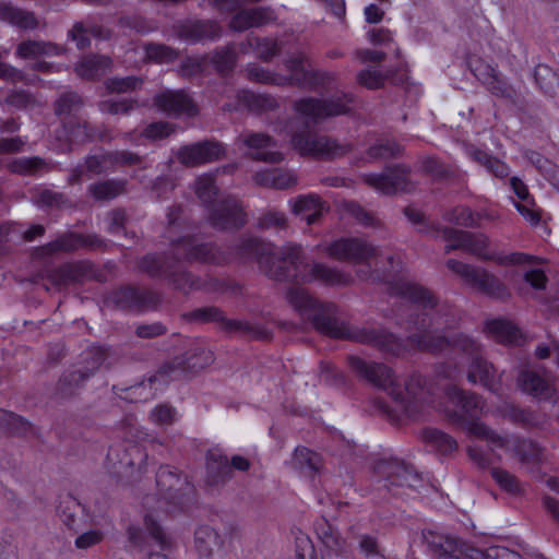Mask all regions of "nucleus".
<instances>
[{
	"instance_id": "1",
	"label": "nucleus",
	"mask_w": 559,
	"mask_h": 559,
	"mask_svg": "<svg viewBox=\"0 0 559 559\" xmlns=\"http://www.w3.org/2000/svg\"><path fill=\"white\" fill-rule=\"evenodd\" d=\"M241 255L257 258L260 271L276 281L296 280L304 283L320 281L331 286H346L353 283L350 274L322 263H304L300 246L288 243L278 250L255 238L242 241Z\"/></svg>"
},
{
	"instance_id": "2",
	"label": "nucleus",
	"mask_w": 559,
	"mask_h": 559,
	"mask_svg": "<svg viewBox=\"0 0 559 559\" xmlns=\"http://www.w3.org/2000/svg\"><path fill=\"white\" fill-rule=\"evenodd\" d=\"M289 305L316 330L331 337L370 343L393 355H401L408 346L392 333L380 330L352 328L335 318L336 308L332 304H319L309 293L299 286L292 287L286 295Z\"/></svg>"
},
{
	"instance_id": "3",
	"label": "nucleus",
	"mask_w": 559,
	"mask_h": 559,
	"mask_svg": "<svg viewBox=\"0 0 559 559\" xmlns=\"http://www.w3.org/2000/svg\"><path fill=\"white\" fill-rule=\"evenodd\" d=\"M350 368L367 381L384 390L396 403L397 409L413 420L424 418L429 411L428 392L424 378L413 374L401 385L385 365L349 357Z\"/></svg>"
},
{
	"instance_id": "4",
	"label": "nucleus",
	"mask_w": 559,
	"mask_h": 559,
	"mask_svg": "<svg viewBox=\"0 0 559 559\" xmlns=\"http://www.w3.org/2000/svg\"><path fill=\"white\" fill-rule=\"evenodd\" d=\"M453 348L461 354V359L453 365H442L438 374L452 380L462 377L464 367H467V380L472 384L480 383L489 391L497 392L500 376L493 366L480 356V345L468 335H460L453 340Z\"/></svg>"
},
{
	"instance_id": "5",
	"label": "nucleus",
	"mask_w": 559,
	"mask_h": 559,
	"mask_svg": "<svg viewBox=\"0 0 559 559\" xmlns=\"http://www.w3.org/2000/svg\"><path fill=\"white\" fill-rule=\"evenodd\" d=\"M463 428L469 435L485 440L492 452L501 450L524 463L542 460L543 449L532 440L511 433H498L480 420H465Z\"/></svg>"
},
{
	"instance_id": "6",
	"label": "nucleus",
	"mask_w": 559,
	"mask_h": 559,
	"mask_svg": "<svg viewBox=\"0 0 559 559\" xmlns=\"http://www.w3.org/2000/svg\"><path fill=\"white\" fill-rule=\"evenodd\" d=\"M411 323H413L418 331L412 333L408 337L413 348L430 353H442L448 349L453 354L457 352L453 348V340L463 334L439 332L442 324H447V321L441 322V318H436L432 321L428 319V313H425L421 317H416Z\"/></svg>"
},
{
	"instance_id": "7",
	"label": "nucleus",
	"mask_w": 559,
	"mask_h": 559,
	"mask_svg": "<svg viewBox=\"0 0 559 559\" xmlns=\"http://www.w3.org/2000/svg\"><path fill=\"white\" fill-rule=\"evenodd\" d=\"M352 102L350 95L342 94L330 99L302 98L294 107L300 122L309 129L328 118L347 114Z\"/></svg>"
},
{
	"instance_id": "8",
	"label": "nucleus",
	"mask_w": 559,
	"mask_h": 559,
	"mask_svg": "<svg viewBox=\"0 0 559 559\" xmlns=\"http://www.w3.org/2000/svg\"><path fill=\"white\" fill-rule=\"evenodd\" d=\"M156 484L162 495L160 503L166 506V512L181 510L190 501L193 488L186 477L175 467L160 466L156 475Z\"/></svg>"
},
{
	"instance_id": "9",
	"label": "nucleus",
	"mask_w": 559,
	"mask_h": 559,
	"mask_svg": "<svg viewBox=\"0 0 559 559\" xmlns=\"http://www.w3.org/2000/svg\"><path fill=\"white\" fill-rule=\"evenodd\" d=\"M107 357L106 349L91 346L83 354L81 361L73 370L66 372L58 383V392L62 397L73 395L92 376H94Z\"/></svg>"
},
{
	"instance_id": "10",
	"label": "nucleus",
	"mask_w": 559,
	"mask_h": 559,
	"mask_svg": "<svg viewBox=\"0 0 559 559\" xmlns=\"http://www.w3.org/2000/svg\"><path fill=\"white\" fill-rule=\"evenodd\" d=\"M447 267L469 287L493 298L503 299L509 296L507 286L492 273L485 269L450 259Z\"/></svg>"
},
{
	"instance_id": "11",
	"label": "nucleus",
	"mask_w": 559,
	"mask_h": 559,
	"mask_svg": "<svg viewBox=\"0 0 559 559\" xmlns=\"http://www.w3.org/2000/svg\"><path fill=\"white\" fill-rule=\"evenodd\" d=\"M140 267L152 277L167 280L176 289L189 293L201 287V282L187 273L179 261H166L156 255H146Z\"/></svg>"
},
{
	"instance_id": "12",
	"label": "nucleus",
	"mask_w": 559,
	"mask_h": 559,
	"mask_svg": "<svg viewBox=\"0 0 559 559\" xmlns=\"http://www.w3.org/2000/svg\"><path fill=\"white\" fill-rule=\"evenodd\" d=\"M292 144L301 155L314 157L336 158L344 156L353 150L348 143H340L328 136H310L308 133L294 132Z\"/></svg>"
},
{
	"instance_id": "13",
	"label": "nucleus",
	"mask_w": 559,
	"mask_h": 559,
	"mask_svg": "<svg viewBox=\"0 0 559 559\" xmlns=\"http://www.w3.org/2000/svg\"><path fill=\"white\" fill-rule=\"evenodd\" d=\"M445 401L439 404L440 412L448 417L459 419L463 415L475 416L487 412L484 400L474 393H466L456 385H450L444 392Z\"/></svg>"
},
{
	"instance_id": "14",
	"label": "nucleus",
	"mask_w": 559,
	"mask_h": 559,
	"mask_svg": "<svg viewBox=\"0 0 559 559\" xmlns=\"http://www.w3.org/2000/svg\"><path fill=\"white\" fill-rule=\"evenodd\" d=\"M408 174L407 167L396 165L385 168L381 174H365L361 179L366 185L382 194H393L412 189Z\"/></svg>"
},
{
	"instance_id": "15",
	"label": "nucleus",
	"mask_w": 559,
	"mask_h": 559,
	"mask_svg": "<svg viewBox=\"0 0 559 559\" xmlns=\"http://www.w3.org/2000/svg\"><path fill=\"white\" fill-rule=\"evenodd\" d=\"M326 253L340 261L352 263H369L378 254V249L360 238H342L331 242Z\"/></svg>"
},
{
	"instance_id": "16",
	"label": "nucleus",
	"mask_w": 559,
	"mask_h": 559,
	"mask_svg": "<svg viewBox=\"0 0 559 559\" xmlns=\"http://www.w3.org/2000/svg\"><path fill=\"white\" fill-rule=\"evenodd\" d=\"M518 385L524 393L539 401L552 403L559 401V392L555 381L549 376L542 373L539 369L526 368L522 370L518 377Z\"/></svg>"
},
{
	"instance_id": "17",
	"label": "nucleus",
	"mask_w": 559,
	"mask_h": 559,
	"mask_svg": "<svg viewBox=\"0 0 559 559\" xmlns=\"http://www.w3.org/2000/svg\"><path fill=\"white\" fill-rule=\"evenodd\" d=\"M225 148L216 141H203L181 146L177 153L179 163L187 167H195L222 158Z\"/></svg>"
},
{
	"instance_id": "18",
	"label": "nucleus",
	"mask_w": 559,
	"mask_h": 559,
	"mask_svg": "<svg viewBox=\"0 0 559 559\" xmlns=\"http://www.w3.org/2000/svg\"><path fill=\"white\" fill-rule=\"evenodd\" d=\"M374 472L379 477L384 478V487L389 490L393 486L417 489L420 484L418 474L399 460L380 461L377 463Z\"/></svg>"
},
{
	"instance_id": "19",
	"label": "nucleus",
	"mask_w": 559,
	"mask_h": 559,
	"mask_svg": "<svg viewBox=\"0 0 559 559\" xmlns=\"http://www.w3.org/2000/svg\"><path fill=\"white\" fill-rule=\"evenodd\" d=\"M443 237L452 240V243L445 247V252L454 249H463L484 260H496L497 254H490L487 251L488 239L484 235H474L471 233L444 228Z\"/></svg>"
},
{
	"instance_id": "20",
	"label": "nucleus",
	"mask_w": 559,
	"mask_h": 559,
	"mask_svg": "<svg viewBox=\"0 0 559 559\" xmlns=\"http://www.w3.org/2000/svg\"><path fill=\"white\" fill-rule=\"evenodd\" d=\"M176 259L182 258L186 261H201L221 263L225 259L219 250L211 243H200L194 238H182L173 243Z\"/></svg>"
},
{
	"instance_id": "21",
	"label": "nucleus",
	"mask_w": 559,
	"mask_h": 559,
	"mask_svg": "<svg viewBox=\"0 0 559 559\" xmlns=\"http://www.w3.org/2000/svg\"><path fill=\"white\" fill-rule=\"evenodd\" d=\"M156 108L171 117L193 116L197 107L183 91L167 90L154 97Z\"/></svg>"
},
{
	"instance_id": "22",
	"label": "nucleus",
	"mask_w": 559,
	"mask_h": 559,
	"mask_svg": "<svg viewBox=\"0 0 559 559\" xmlns=\"http://www.w3.org/2000/svg\"><path fill=\"white\" fill-rule=\"evenodd\" d=\"M210 221L215 228H239L246 222L240 202L235 198L219 201L213 209Z\"/></svg>"
},
{
	"instance_id": "23",
	"label": "nucleus",
	"mask_w": 559,
	"mask_h": 559,
	"mask_svg": "<svg viewBox=\"0 0 559 559\" xmlns=\"http://www.w3.org/2000/svg\"><path fill=\"white\" fill-rule=\"evenodd\" d=\"M241 142L250 150L251 158L265 163H280L283 153L277 150L276 142L264 133H248L241 136Z\"/></svg>"
},
{
	"instance_id": "24",
	"label": "nucleus",
	"mask_w": 559,
	"mask_h": 559,
	"mask_svg": "<svg viewBox=\"0 0 559 559\" xmlns=\"http://www.w3.org/2000/svg\"><path fill=\"white\" fill-rule=\"evenodd\" d=\"M285 67L289 72L288 75H285L287 79L286 85L296 84L300 86H311L316 85L319 81H323L325 76V74L309 70L308 60L301 52L290 56L286 60Z\"/></svg>"
},
{
	"instance_id": "25",
	"label": "nucleus",
	"mask_w": 559,
	"mask_h": 559,
	"mask_svg": "<svg viewBox=\"0 0 559 559\" xmlns=\"http://www.w3.org/2000/svg\"><path fill=\"white\" fill-rule=\"evenodd\" d=\"M390 290L392 295L402 297L424 309L432 308L436 305L435 297L429 290L406 278L391 283Z\"/></svg>"
},
{
	"instance_id": "26",
	"label": "nucleus",
	"mask_w": 559,
	"mask_h": 559,
	"mask_svg": "<svg viewBox=\"0 0 559 559\" xmlns=\"http://www.w3.org/2000/svg\"><path fill=\"white\" fill-rule=\"evenodd\" d=\"M275 20L274 13L269 8H253L239 11L230 21V28L243 32L251 27H260Z\"/></svg>"
},
{
	"instance_id": "27",
	"label": "nucleus",
	"mask_w": 559,
	"mask_h": 559,
	"mask_svg": "<svg viewBox=\"0 0 559 559\" xmlns=\"http://www.w3.org/2000/svg\"><path fill=\"white\" fill-rule=\"evenodd\" d=\"M292 212L301 216L308 225L314 224L322 215L324 202L318 194L308 193L289 200Z\"/></svg>"
},
{
	"instance_id": "28",
	"label": "nucleus",
	"mask_w": 559,
	"mask_h": 559,
	"mask_svg": "<svg viewBox=\"0 0 559 559\" xmlns=\"http://www.w3.org/2000/svg\"><path fill=\"white\" fill-rule=\"evenodd\" d=\"M194 367L195 364L191 365L183 356L174 357L173 359L166 361L159 368L157 373L148 380L147 383H141L140 385L135 386L134 390H144L147 385L150 388L154 386L156 382H167L168 380L177 379L190 369H194Z\"/></svg>"
},
{
	"instance_id": "29",
	"label": "nucleus",
	"mask_w": 559,
	"mask_h": 559,
	"mask_svg": "<svg viewBox=\"0 0 559 559\" xmlns=\"http://www.w3.org/2000/svg\"><path fill=\"white\" fill-rule=\"evenodd\" d=\"M471 68L477 80H479L492 94L498 96H504L508 94V87L493 66L478 59L472 62Z\"/></svg>"
},
{
	"instance_id": "30",
	"label": "nucleus",
	"mask_w": 559,
	"mask_h": 559,
	"mask_svg": "<svg viewBox=\"0 0 559 559\" xmlns=\"http://www.w3.org/2000/svg\"><path fill=\"white\" fill-rule=\"evenodd\" d=\"M224 545L222 535L210 526H200L194 533V548L199 556L209 559L218 554Z\"/></svg>"
},
{
	"instance_id": "31",
	"label": "nucleus",
	"mask_w": 559,
	"mask_h": 559,
	"mask_svg": "<svg viewBox=\"0 0 559 559\" xmlns=\"http://www.w3.org/2000/svg\"><path fill=\"white\" fill-rule=\"evenodd\" d=\"M510 185L513 192L520 200L519 202L513 203L516 210L531 224H538V222L540 221L539 211L534 200L531 198L527 187L518 177H512L510 179Z\"/></svg>"
},
{
	"instance_id": "32",
	"label": "nucleus",
	"mask_w": 559,
	"mask_h": 559,
	"mask_svg": "<svg viewBox=\"0 0 559 559\" xmlns=\"http://www.w3.org/2000/svg\"><path fill=\"white\" fill-rule=\"evenodd\" d=\"M62 46L44 40H25L17 45L15 55L22 59L38 60L45 57L60 56Z\"/></svg>"
},
{
	"instance_id": "33",
	"label": "nucleus",
	"mask_w": 559,
	"mask_h": 559,
	"mask_svg": "<svg viewBox=\"0 0 559 559\" xmlns=\"http://www.w3.org/2000/svg\"><path fill=\"white\" fill-rule=\"evenodd\" d=\"M206 472L211 484L224 483L231 478L228 457L218 449H212L206 455Z\"/></svg>"
},
{
	"instance_id": "34",
	"label": "nucleus",
	"mask_w": 559,
	"mask_h": 559,
	"mask_svg": "<svg viewBox=\"0 0 559 559\" xmlns=\"http://www.w3.org/2000/svg\"><path fill=\"white\" fill-rule=\"evenodd\" d=\"M487 333L497 342L503 344H520L522 334L520 330L510 321L504 319H495L486 324Z\"/></svg>"
},
{
	"instance_id": "35",
	"label": "nucleus",
	"mask_w": 559,
	"mask_h": 559,
	"mask_svg": "<svg viewBox=\"0 0 559 559\" xmlns=\"http://www.w3.org/2000/svg\"><path fill=\"white\" fill-rule=\"evenodd\" d=\"M111 60L104 56L84 57L75 67V73L86 80L95 79L103 75L109 70Z\"/></svg>"
},
{
	"instance_id": "36",
	"label": "nucleus",
	"mask_w": 559,
	"mask_h": 559,
	"mask_svg": "<svg viewBox=\"0 0 559 559\" xmlns=\"http://www.w3.org/2000/svg\"><path fill=\"white\" fill-rule=\"evenodd\" d=\"M0 20L24 29H34L38 26V21L32 12L10 4H0Z\"/></svg>"
},
{
	"instance_id": "37",
	"label": "nucleus",
	"mask_w": 559,
	"mask_h": 559,
	"mask_svg": "<svg viewBox=\"0 0 559 559\" xmlns=\"http://www.w3.org/2000/svg\"><path fill=\"white\" fill-rule=\"evenodd\" d=\"M63 132L67 141L74 144L84 143L94 139H105L103 133H97L96 130L86 122H68L63 126Z\"/></svg>"
},
{
	"instance_id": "38",
	"label": "nucleus",
	"mask_w": 559,
	"mask_h": 559,
	"mask_svg": "<svg viewBox=\"0 0 559 559\" xmlns=\"http://www.w3.org/2000/svg\"><path fill=\"white\" fill-rule=\"evenodd\" d=\"M466 153L473 160L484 166L489 173L498 178H504L510 173L509 167L503 162L490 156L479 148L468 147Z\"/></svg>"
},
{
	"instance_id": "39",
	"label": "nucleus",
	"mask_w": 559,
	"mask_h": 559,
	"mask_svg": "<svg viewBox=\"0 0 559 559\" xmlns=\"http://www.w3.org/2000/svg\"><path fill=\"white\" fill-rule=\"evenodd\" d=\"M123 455L118 459L122 467L136 468L142 471L146 467L147 452L139 443L127 442L123 447Z\"/></svg>"
},
{
	"instance_id": "40",
	"label": "nucleus",
	"mask_w": 559,
	"mask_h": 559,
	"mask_svg": "<svg viewBox=\"0 0 559 559\" xmlns=\"http://www.w3.org/2000/svg\"><path fill=\"white\" fill-rule=\"evenodd\" d=\"M239 102L252 111H267L277 107L274 97L265 94H257L243 91L239 94Z\"/></svg>"
},
{
	"instance_id": "41",
	"label": "nucleus",
	"mask_w": 559,
	"mask_h": 559,
	"mask_svg": "<svg viewBox=\"0 0 559 559\" xmlns=\"http://www.w3.org/2000/svg\"><path fill=\"white\" fill-rule=\"evenodd\" d=\"M126 182L122 180H104L88 187L90 193L100 201L116 198L124 191Z\"/></svg>"
},
{
	"instance_id": "42",
	"label": "nucleus",
	"mask_w": 559,
	"mask_h": 559,
	"mask_svg": "<svg viewBox=\"0 0 559 559\" xmlns=\"http://www.w3.org/2000/svg\"><path fill=\"white\" fill-rule=\"evenodd\" d=\"M320 456L307 448H297L293 456V465L295 468L306 472L316 473L320 468Z\"/></svg>"
},
{
	"instance_id": "43",
	"label": "nucleus",
	"mask_w": 559,
	"mask_h": 559,
	"mask_svg": "<svg viewBox=\"0 0 559 559\" xmlns=\"http://www.w3.org/2000/svg\"><path fill=\"white\" fill-rule=\"evenodd\" d=\"M424 440L437 448L442 453H449L457 448L456 441L449 435L433 428H427L423 431Z\"/></svg>"
},
{
	"instance_id": "44",
	"label": "nucleus",
	"mask_w": 559,
	"mask_h": 559,
	"mask_svg": "<svg viewBox=\"0 0 559 559\" xmlns=\"http://www.w3.org/2000/svg\"><path fill=\"white\" fill-rule=\"evenodd\" d=\"M247 45L254 50L258 58L264 61L271 60L280 52L277 43L269 38L249 37Z\"/></svg>"
},
{
	"instance_id": "45",
	"label": "nucleus",
	"mask_w": 559,
	"mask_h": 559,
	"mask_svg": "<svg viewBox=\"0 0 559 559\" xmlns=\"http://www.w3.org/2000/svg\"><path fill=\"white\" fill-rule=\"evenodd\" d=\"M69 36L76 43L79 49H84L90 45V36L105 37L102 34L100 27L96 25H84L83 23H76L69 32Z\"/></svg>"
},
{
	"instance_id": "46",
	"label": "nucleus",
	"mask_w": 559,
	"mask_h": 559,
	"mask_svg": "<svg viewBox=\"0 0 559 559\" xmlns=\"http://www.w3.org/2000/svg\"><path fill=\"white\" fill-rule=\"evenodd\" d=\"M247 76L250 81L263 84H273L283 86L287 84V79L284 74L270 72L258 66H249L247 68Z\"/></svg>"
},
{
	"instance_id": "47",
	"label": "nucleus",
	"mask_w": 559,
	"mask_h": 559,
	"mask_svg": "<svg viewBox=\"0 0 559 559\" xmlns=\"http://www.w3.org/2000/svg\"><path fill=\"white\" fill-rule=\"evenodd\" d=\"M193 188L198 199L204 204L212 203L214 197L217 194L214 178L209 174L198 177L194 181Z\"/></svg>"
},
{
	"instance_id": "48",
	"label": "nucleus",
	"mask_w": 559,
	"mask_h": 559,
	"mask_svg": "<svg viewBox=\"0 0 559 559\" xmlns=\"http://www.w3.org/2000/svg\"><path fill=\"white\" fill-rule=\"evenodd\" d=\"M8 167L12 173L34 175L45 167V163L39 157H21L10 162Z\"/></svg>"
},
{
	"instance_id": "49",
	"label": "nucleus",
	"mask_w": 559,
	"mask_h": 559,
	"mask_svg": "<svg viewBox=\"0 0 559 559\" xmlns=\"http://www.w3.org/2000/svg\"><path fill=\"white\" fill-rule=\"evenodd\" d=\"M145 57L150 60L163 63L177 58V51L163 44H148L144 47Z\"/></svg>"
},
{
	"instance_id": "50",
	"label": "nucleus",
	"mask_w": 559,
	"mask_h": 559,
	"mask_svg": "<svg viewBox=\"0 0 559 559\" xmlns=\"http://www.w3.org/2000/svg\"><path fill=\"white\" fill-rule=\"evenodd\" d=\"M142 82L138 76L112 78L107 80L106 87L110 93H128L141 87Z\"/></svg>"
},
{
	"instance_id": "51",
	"label": "nucleus",
	"mask_w": 559,
	"mask_h": 559,
	"mask_svg": "<svg viewBox=\"0 0 559 559\" xmlns=\"http://www.w3.org/2000/svg\"><path fill=\"white\" fill-rule=\"evenodd\" d=\"M444 219L461 226H474L478 217L468 207L457 206L444 214Z\"/></svg>"
},
{
	"instance_id": "52",
	"label": "nucleus",
	"mask_w": 559,
	"mask_h": 559,
	"mask_svg": "<svg viewBox=\"0 0 559 559\" xmlns=\"http://www.w3.org/2000/svg\"><path fill=\"white\" fill-rule=\"evenodd\" d=\"M138 102L131 98H122L119 100H106L100 104V110L110 115H129L138 107Z\"/></svg>"
},
{
	"instance_id": "53",
	"label": "nucleus",
	"mask_w": 559,
	"mask_h": 559,
	"mask_svg": "<svg viewBox=\"0 0 559 559\" xmlns=\"http://www.w3.org/2000/svg\"><path fill=\"white\" fill-rule=\"evenodd\" d=\"M534 76L536 83L545 92H551L555 88V86L558 85L557 74L550 67L546 64L536 66Z\"/></svg>"
},
{
	"instance_id": "54",
	"label": "nucleus",
	"mask_w": 559,
	"mask_h": 559,
	"mask_svg": "<svg viewBox=\"0 0 559 559\" xmlns=\"http://www.w3.org/2000/svg\"><path fill=\"white\" fill-rule=\"evenodd\" d=\"M87 245V240L80 235H66L48 245L50 251H72Z\"/></svg>"
},
{
	"instance_id": "55",
	"label": "nucleus",
	"mask_w": 559,
	"mask_h": 559,
	"mask_svg": "<svg viewBox=\"0 0 559 559\" xmlns=\"http://www.w3.org/2000/svg\"><path fill=\"white\" fill-rule=\"evenodd\" d=\"M401 151L400 145L392 141L380 142L371 147H369L367 152V157L369 160H374L378 158H389L397 155Z\"/></svg>"
},
{
	"instance_id": "56",
	"label": "nucleus",
	"mask_w": 559,
	"mask_h": 559,
	"mask_svg": "<svg viewBox=\"0 0 559 559\" xmlns=\"http://www.w3.org/2000/svg\"><path fill=\"white\" fill-rule=\"evenodd\" d=\"M491 476L503 490L510 493H518L520 491L519 480L508 471L502 468H492Z\"/></svg>"
},
{
	"instance_id": "57",
	"label": "nucleus",
	"mask_w": 559,
	"mask_h": 559,
	"mask_svg": "<svg viewBox=\"0 0 559 559\" xmlns=\"http://www.w3.org/2000/svg\"><path fill=\"white\" fill-rule=\"evenodd\" d=\"M0 427L14 433H24L28 429V424L20 416L0 409Z\"/></svg>"
},
{
	"instance_id": "58",
	"label": "nucleus",
	"mask_w": 559,
	"mask_h": 559,
	"mask_svg": "<svg viewBox=\"0 0 559 559\" xmlns=\"http://www.w3.org/2000/svg\"><path fill=\"white\" fill-rule=\"evenodd\" d=\"M191 37L194 40L204 38H215L221 34V28L217 23L213 21H199L192 25Z\"/></svg>"
},
{
	"instance_id": "59",
	"label": "nucleus",
	"mask_w": 559,
	"mask_h": 559,
	"mask_svg": "<svg viewBox=\"0 0 559 559\" xmlns=\"http://www.w3.org/2000/svg\"><path fill=\"white\" fill-rule=\"evenodd\" d=\"M318 536L322 543L334 551H341L343 548V542L338 534L332 530L328 524L322 525L318 528Z\"/></svg>"
},
{
	"instance_id": "60",
	"label": "nucleus",
	"mask_w": 559,
	"mask_h": 559,
	"mask_svg": "<svg viewBox=\"0 0 559 559\" xmlns=\"http://www.w3.org/2000/svg\"><path fill=\"white\" fill-rule=\"evenodd\" d=\"M537 258L525 254L522 252H513L511 254L502 255L497 254L495 262L499 265H524V264H534L537 261Z\"/></svg>"
},
{
	"instance_id": "61",
	"label": "nucleus",
	"mask_w": 559,
	"mask_h": 559,
	"mask_svg": "<svg viewBox=\"0 0 559 559\" xmlns=\"http://www.w3.org/2000/svg\"><path fill=\"white\" fill-rule=\"evenodd\" d=\"M78 508L79 503L71 497L64 499L59 507L60 519L69 528H74L75 510Z\"/></svg>"
},
{
	"instance_id": "62",
	"label": "nucleus",
	"mask_w": 559,
	"mask_h": 559,
	"mask_svg": "<svg viewBox=\"0 0 559 559\" xmlns=\"http://www.w3.org/2000/svg\"><path fill=\"white\" fill-rule=\"evenodd\" d=\"M86 168L93 174H102L112 168L110 153L93 155L86 158Z\"/></svg>"
},
{
	"instance_id": "63",
	"label": "nucleus",
	"mask_w": 559,
	"mask_h": 559,
	"mask_svg": "<svg viewBox=\"0 0 559 559\" xmlns=\"http://www.w3.org/2000/svg\"><path fill=\"white\" fill-rule=\"evenodd\" d=\"M81 97L75 93H68L62 95L56 106V112L58 115L71 114L81 106Z\"/></svg>"
},
{
	"instance_id": "64",
	"label": "nucleus",
	"mask_w": 559,
	"mask_h": 559,
	"mask_svg": "<svg viewBox=\"0 0 559 559\" xmlns=\"http://www.w3.org/2000/svg\"><path fill=\"white\" fill-rule=\"evenodd\" d=\"M175 417L176 411L169 405H158L151 412V419L157 425H170Z\"/></svg>"
}]
</instances>
